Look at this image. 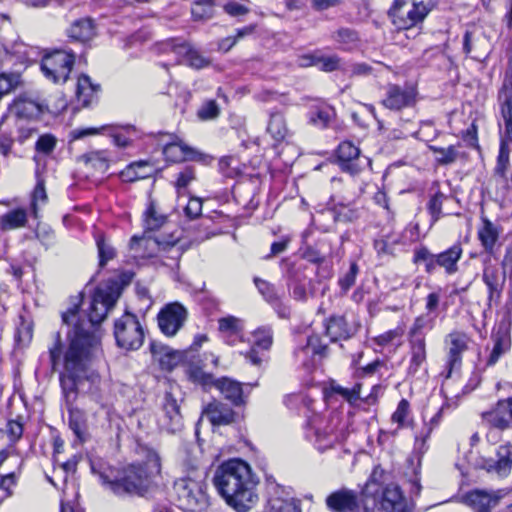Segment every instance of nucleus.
<instances>
[{
	"mask_svg": "<svg viewBox=\"0 0 512 512\" xmlns=\"http://www.w3.org/2000/svg\"><path fill=\"white\" fill-rule=\"evenodd\" d=\"M118 297L119 294L111 286L97 288L88 308V322L78 317V302L62 314L65 324H73L72 331L68 332L69 346L63 357L64 371L60 374V384L68 395L74 392L81 374L101 356L100 336L94 326L106 318Z\"/></svg>",
	"mask_w": 512,
	"mask_h": 512,
	"instance_id": "1",
	"label": "nucleus"
},
{
	"mask_svg": "<svg viewBox=\"0 0 512 512\" xmlns=\"http://www.w3.org/2000/svg\"><path fill=\"white\" fill-rule=\"evenodd\" d=\"M213 483L227 504L238 512L248 511L257 502V481L248 463L241 459H230L218 466Z\"/></svg>",
	"mask_w": 512,
	"mask_h": 512,
	"instance_id": "2",
	"label": "nucleus"
},
{
	"mask_svg": "<svg viewBox=\"0 0 512 512\" xmlns=\"http://www.w3.org/2000/svg\"><path fill=\"white\" fill-rule=\"evenodd\" d=\"M161 473V459L157 452L149 451L142 462L132 463L120 470L99 473L102 484L120 497H143Z\"/></svg>",
	"mask_w": 512,
	"mask_h": 512,
	"instance_id": "3",
	"label": "nucleus"
},
{
	"mask_svg": "<svg viewBox=\"0 0 512 512\" xmlns=\"http://www.w3.org/2000/svg\"><path fill=\"white\" fill-rule=\"evenodd\" d=\"M178 506L190 512H203L209 506L205 473L198 469L178 478L173 485Z\"/></svg>",
	"mask_w": 512,
	"mask_h": 512,
	"instance_id": "4",
	"label": "nucleus"
},
{
	"mask_svg": "<svg viewBox=\"0 0 512 512\" xmlns=\"http://www.w3.org/2000/svg\"><path fill=\"white\" fill-rule=\"evenodd\" d=\"M375 474L376 471L362 490L363 496L373 497L385 512H412L413 506L403 496L400 488L394 484L381 488L374 479Z\"/></svg>",
	"mask_w": 512,
	"mask_h": 512,
	"instance_id": "5",
	"label": "nucleus"
},
{
	"mask_svg": "<svg viewBox=\"0 0 512 512\" xmlns=\"http://www.w3.org/2000/svg\"><path fill=\"white\" fill-rule=\"evenodd\" d=\"M114 336L118 347L138 350L144 341V330L136 315L126 312L114 323Z\"/></svg>",
	"mask_w": 512,
	"mask_h": 512,
	"instance_id": "6",
	"label": "nucleus"
},
{
	"mask_svg": "<svg viewBox=\"0 0 512 512\" xmlns=\"http://www.w3.org/2000/svg\"><path fill=\"white\" fill-rule=\"evenodd\" d=\"M159 51L171 55L172 64H187L188 66L201 69L210 64V60L204 57L198 50L187 42L171 39L159 45Z\"/></svg>",
	"mask_w": 512,
	"mask_h": 512,
	"instance_id": "7",
	"label": "nucleus"
},
{
	"mask_svg": "<svg viewBox=\"0 0 512 512\" xmlns=\"http://www.w3.org/2000/svg\"><path fill=\"white\" fill-rule=\"evenodd\" d=\"M75 62V55L65 50H55L47 53L41 61V70L48 80L54 83H64Z\"/></svg>",
	"mask_w": 512,
	"mask_h": 512,
	"instance_id": "8",
	"label": "nucleus"
},
{
	"mask_svg": "<svg viewBox=\"0 0 512 512\" xmlns=\"http://www.w3.org/2000/svg\"><path fill=\"white\" fill-rule=\"evenodd\" d=\"M427 14V6L418 0H413V2L409 3L395 0L394 5L389 11V16L398 29H409L416 26L424 20Z\"/></svg>",
	"mask_w": 512,
	"mask_h": 512,
	"instance_id": "9",
	"label": "nucleus"
},
{
	"mask_svg": "<svg viewBox=\"0 0 512 512\" xmlns=\"http://www.w3.org/2000/svg\"><path fill=\"white\" fill-rule=\"evenodd\" d=\"M476 467L500 478L507 477L512 471V444L504 443L496 447L488 456H480Z\"/></svg>",
	"mask_w": 512,
	"mask_h": 512,
	"instance_id": "10",
	"label": "nucleus"
},
{
	"mask_svg": "<svg viewBox=\"0 0 512 512\" xmlns=\"http://www.w3.org/2000/svg\"><path fill=\"white\" fill-rule=\"evenodd\" d=\"M366 498L362 493L342 488L329 494L325 503L332 512H361L362 506L366 509Z\"/></svg>",
	"mask_w": 512,
	"mask_h": 512,
	"instance_id": "11",
	"label": "nucleus"
},
{
	"mask_svg": "<svg viewBox=\"0 0 512 512\" xmlns=\"http://www.w3.org/2000/svg\"><path fill=\"white\" fill-rule=\"evenodd\" d=\"M187 315L186 308L178 302L165 305L157 316L161 332L169 337L176 335L184 325Z\"/></svg>",
	"mask_w": 512,
	"mask_h": 512,
	"instance_id": "12",
	"label": "nucleus"
},
{
	"mask_svg": "<svg viewBox=\"0 0 512 512\" xmlns=\"http://www.w3.org/2000/svg\"><path fill=\"white\" fill-rule=\"evenodd\" d=\"M491 50L490 39L482 27L470 26L463 37V51L471 55L473 59L480 60L488 55Z\"/></svg>",
	"mask_w": 512,
	"mask_h": 512,
	"instance_id": "13",
	"label": "nucleus"
},
{
	"mask_svg": "<svg viewBox=\"0 0 512 512\" xmlns=\"http://www.w3.org/2000/svg\"><path fill=\"white\" fill-rule=\"evenodd\" d=\"M501 498V491L473 489L461 496V502L475 512H490Z\"/></svg>",
	"mask_w": 512,
	"mask_h": 512,
	"instance_id": "14",
	"label": "nucleus"
},
{
	"mask_svg": "<svg viewBox=\"0 0 512 512\" xmlns=\"http://www.w3.org/2000/svg\"><path fill=\"white\" fill-rule=\"evenodd\" d=\"M360 149L350 141H343L337 149V159L341 169L351 175L358 174L363 167V162L370 164L368 158H361Z\"/></svg>",
	"mask_w": 512,
	"mask_h": 512,
	"instance_id": "15",
	"label": "nucleus"
},
{
	"mask_svg": "<svg viewBox=\"0 0 512 512\" xmlns=\"http://www.w3.org/2000/svg\"><path fill=\"white\" fill-rule=\"evenodd\" d=\"M87 369L81 374V376L77 379L76 386H78V383L81 381L83 377H85L87 380L91 381L93 385L98 387L100 383V376L99 374L95 372H91L89 375H86ZM61 388H63L61 386ZM64 397L66 399L67 405H68V411H69V426L73 430V432L77 435L78 438H81L83 432H84V417L83 413L72 407V402L76 398L77 394V387H75V390L73 393L68 395L64 389H62Z\"/></svg>",
	"mask_w": 512,
	"mask_h": 512,
	"instance_id": "16",
	"label": "nucleus"
},
{
	"mask_svg": "<svg viewBox=\"0 0 512 512\" xmlns=\"http://www.w3.org/2000/svg\"><path fill=\"white\" fill-rule=\"evenodd\" d=\"M170 140L163 143L162 152L166 160L171 162H182L196 160L200 153L193 147L187 145L176 135H170Z\"/></svg>",
	"mask_w": 512,
	"mask_h": 512,
	"instance_id": "17",
	"label": "nucleus"
},
{
	"mask_svg": "<svg viewBox=\"0 0 512 512\" xmlns=\"http://www.w3.org/2000/svg\"><path fill=\"white\" fill-rule=\"evenodd\" d=\"M43 105L27 96H19L10 107V123L37 119L43 113Z\"/></svg>",
	"mask_w": 512,
	"mask_h": 512,
	"instance_id": "18",
	"label": "nucleus"
},
{
	"mask_svg": "<svg viewBox=\"0 0 512 512\" xmlns=\"http://www.w3.org/2000/svg\"><path fill=\"white\" fill-rule=\"evenodd\" d=\"M160 426L170 433L181 430L183 419L177 399L171 392H166L163 402V416L160 418Z\"/></svg>",
	"mask_w": 512,
	"mask_h": 512,
	"instance_id": "19",
	"label": "nucleus"
},
{
	"mask_svg": "<svg viewBox=\"0 0 512 512\" xmlns=\"http://www.w3.org/2000/svg\"><path fill=\"white\" fill-rule=\"evenodd\" d=\"M202 415L205 416L213 426H226L236 421L237 414L235 411L220 401H212L207 404Z\"/></svg>",
	"mask_w": 512,
	"mask_h": 512,
	"instance_id": "20",
	"label": "nucleus"
},
{
	"mask_svg": "<svg viewBox=\"0 0 512 512\" xmlns=\"http://www.w3.org/2000/svg\"><path fill=\"white\" fill-rule=\"evenodd\" d=\"M415 96L416 93L413 89L391 84L387 87L386 98L382 103L388 109L400 110L414 104Z\"/></svg>",
	"mask_w": 512,
	"mask_h": 512,
	"instance_id": "21",
	"label": "nucleus"
},
{
	"mask_svg": "<svg viewBox=\"0 0 512 512\" xmlns=\"http://www.w3.org/2000/svg\"><path fill=\"white\" fill-rule=\"evenodd\" d=\"M254 343L251 349L246 353L245 357L253 365H260L262 358L259 356L257 349L269 350L273 344V331L270 326H262L253 332Z\"/></svg>",
	"mask_w": 512,
	"mask_h": 512,
	"instance_id": "22",
	"label": "nucleus"
},
{
	"mask_svg": "<svg viewBox=\"0 0 512 512\" xmlns=\"http://www.w3.org/2000/svg\"><path fill=\"white\" fill-rule=\"evenodd\" d=\"M493 348L487 360L488 365H494L500 356L510 348L509 324L501 321L492 333Z\"/></svg>",
	"mask_w": 512,
	"mask_h": 512,
	"instance_id": "23",
	"label": "nucleus"
},
{
	"mask_svg": "<svg viewBox=\"0 0 512 512\" xmlns=\"http://www.w3.org/2000/svg\"><path fill=\"white\" fill-rule=\"evenodd\" d=\"M326 334L332 342L347 340L357 332V326L349 323L344 316H332L327 321Z\"/></svg>",
	"mask_w": 512,
	"mask_h": 512,
	"instance_id": "24",
	"label": "nucleus"
},
{
	"mask_svg": "<svg viewBox=\"0 0 512 512\" xmlns=\"http://www.w3.org/2000/svg\"><path fill=\"white\" fill-rule=\"evenodd\" d=\"M483 281L488 287L490 299L500 296L505 283V272H501L497 266L492 265L489 257L484 261Z\"/></svg>",
	"mask_w": 512,
	"mask_h": 512,
	"instance_id": "25",
	"label": "nucleus"
},
{
	"mask_svg": "<svg viewBox=\"0 0 512 512\" xmlns=\"http://www.w3.org/2000/svg\"><path fill=\"white\" fill-rule=\"evenodd\" d=\"M468 338L464 334L453 333L450 334V348L448 353L447 361V374L446 378H449L452 371L458 368L461 364V354L467 349Z\"/></svg>",
	"mask_w": 512,
	"mask_h": 512,
	"instance_id": "26",
	"label": "nucleus"
},
{
	"mask_svg": "<svg viewBox=\"0 0 512 512\" xmlns=\"http://www.w3.org/2000/svg\"><path fill=\"white\" fill-rule=\"evenodd\" d=\"M429 150L435 154V160L439 165H451L459 160H466L468 155L462 150V144L458 142L448 147L429 145Z\"/></svg>",
	"mask_w": 512,
	"mask_h": 512,
	"instance_id": "27",
	"label": "nucleus"
},
{
	"mask_svg": "<svg viewBox=\"0 0 512 512\" xmlns=\"http://www.w3.org/2000/svg\"><path fill=\"white\" fill-rule=\"evenodd\" d=\"M327 345L321 343L320 338L317 335L308 337L306 345L295 350L294 355L297 361L303 365L308 366L310 364L309 356L323 357L326 355Z\"/></svg>",
	"mask_w": 512,
	"mask_h": 512,
	"instance_id": "28",
	"label": "nucleus"
},
{
	"mask_svg": "<svg viewBox=\"0 0 512 512\" xmlns=\"http://www.w3.org/2000/svg\"><path fill=\"white\" fill-rule=\"evenodd\" d=\"M463 254V248L460 243H455L445 251L436 254L438 266L443 268L448 275L458 272V262Z\"/></svg>",
	"mask_w": 512,
	"mask_h": 512,
	"instance_id": "29",
	"label": "nucleus"
},
{
	"mask_svg": "<svg viewBox=\"0 0 512 512\" xmlns=\"http://www.w3.org/2000/svg\"><path fill=\"white\" fill-rule=\"evenodd\" d=\"M410 364L409 372L416 373L418 369L425 363L427 358L426 338H415L408 336Z\"/></svg>",
	"mask_w": 512,
	"mask_h": 512,
	"instance_id": "30",
	"label": "nucleus"
},
{
	"mask_svg": "<svg viewBox=\"0 0 512 512\" xmlns=\"http://www.w3.org/2000/svg\"><path fill=\"white\" fill-rule=\"evenodd\" d=\"M152 356L164 370H172L179 362L180 355L162 344L152 343L150 347Z\"/></svg>",
	"mask_w": 512,
	"mask_h": 512,
	"instance_id": "31",
	"label": "nucleus"
},
{
	"mask_svg": "<svg viewBox=\"0 0 512 512\" xmlns=\"http://www.w3.org/2000/svg\"><path fill=\"white\" fill-rule=\"evenodd\" d=\"M215 386L221 394L234 405L244 404L243 391L241 384L229 378H221L215 381Z\"/></svg>",
	"mask_w": 512,
	"mask_h": 512,
	"instance_id": "32",
	"label": "nucleus"
},
{
	"mask_svg": "<svg viewBox=\"0 0 512 512\" xmlns=\"http://www.w3.org/2000/svg\"><path fill=\"white\" fill-rule=\"evenodd\" d=\"M219 331L224 334L228 344L233 345L235 339L240 337L243 331V322L235 316H227L218 320Z\"/></svg>",
	"mask_w": 512,
	"mask_h": 512,
	"instance_id": "33",
	"label": "nucleus"
},
{
	"mask_svg": "<svg viewBox=\"0 0 512 512\" xmlns=\"http://www.w3.org/2000/svg\"><path fill=\"white\" fill-rule=\"evenodd\" d=\"M28 222L26 209H13L0 217V229L3 231L15 230L25 227Z\"/></svg>",
	"mask_w": 512,
	"mask_h": 512,
	"instance_id": "34",
	"label": "nucleus"
},
{
	"mask_svg": "<svg viewBox=\"0 0 512 512\" xmlns=\"http://www.w3.org/2000/svg\"><path fill=\"white\" fill-rule=\"evenodd\" d=\"M335 424L330 423L327 427L317 428L315 432V445L321 452L333 447L340 440V435L335 429Z\"/></svg>",
	"mask_w": 512,
	"mask_h": 512,
	"instance_id": "35",
	"label": "nucleus"
},
{
	"mask_svg": "<svg viewBox=\"0 0 512 512\" xmlns=\"http://www.w3.org/2000/svg\"><path fill=\"white\" fill-rule=\"evenodd\" d=\"M99 90V86L92 83L88 75H81L77 81L76 96L83 107L88 106L94 94Z\"/></svg>",
	"mask_w": 512,
	"mask_h": 512,
	"instance_id": "36",
	"label": "nucleus"
},
{
	"mask_svg": "<svg viewBox=\"0 0 512 512\" xmlns=\"http://www.w3.org/2000/svg\"><path fill=\"white\" fill-rule=\"evenodd\" d=\"M71 38L85 42L93 38L95 28L91 19L85 18L75 21L68 30Z\"/></svg>",
	"mask_w": 512,
	"mask_h": 512,
	"instance_id": "37",
	"label": "nucleus"
},
{
	"mask_svg": "<svg viewBox=\"0 0 512 512\" xmlns=\"http://www.w3.org/2000/svg\"><path fill=\"white\" fill-rule=\"evenodd\" d=\"M266 512H301L300 501L294 498L273 496L268 501Z\"/></svg>",
	"mask_w": 512,
	"mask_h": 512,
	"instance_id": "38",
	"label": "nucleus"
},
{
	"mask_svg": "<svg viewBox=\"0 0 512 512\" xmlns=\"http://www.w3.org/2000/svg\"><path fill=\"white\" fill-rule=\"evenodd\" d=\"M435 315L428 313L417 316L408 331L409 337L426 338V330L433 329L435 325Z\"/></svg>",
	"mask_w": 512,
	"mask_h": 512,
	"instance_id": "39",
	"label": "nucleus"
},
{
	"mask_svg": "<svg viewBox=\"0 0 512 512\" xmlns=\"http://www.w3.org/2000/svg\"><path fill=\"white\" fill-rule=\"evenodd\" d=\"M340 44L341 49L351 51L359 46L360 38L358 33L350 28H340L332 36Z\"/></svg>",
	"mask_w": 512,
	"mask_h": 512,
	"instance_id": "40",
	"label": "nucleus"
},
{
	"mask_svg": "<svg viewBox=\"0 0 512 512\" xmlns=\"http://www.w3.org/2000/svg\"><path fill=\"white\" fill-rule=\"evenodd\" d=\"M167 221L166 215L159 213L154 201H150L144 213V227L147 231H155L164 226Z\"/></svg>",
	"mask_w": 512,
	"mask_h": 512,
	"instance_id": "41",
	"label": "nucleus"
},
{
	"mask_svg": "<svg viewBox=\"0 0 512 512\" xmlns=\"http://www.w3.org/2000/svg\"><path fill=\"white\" fill-rule=\"evenodd\" d=\"M442 416V409L438 410V412L430 419L429 423H426L421 431L415 436V447L424 452L426 450V441L430 437L433 429L439 424Z\"/></svg>",
	"mask_w": 512,
	"mask_h": 512,
	"instance_id": "42",
	"label": "nucleus"
},
{
	"mask_svg": "<svg viewBox=\"0 0 512 512\" xmlns=\"http://www.w3.org/2000/svg\"><path fill=\"white\" fill-rule=\"evenodd\" d=\"M507 407L499 405L496 409L483 414L484 421L490 426L504 430L509 427V418L506 416Z\"/></svg>",
	"mask_w": 512,
	"mask_h": 512,
	"instance_id": "43",
	"label": "nucleus"
},
{
	"mask_svg": "<svg viewBox=\"0 0 512 512\" xmlns=\"http://www.w3.org/2000/svg\"><path fill=\"white\" fill-rule=\"evenodd\" d=\"M48 197L45 190L44 181L38 179L37 184L31 194L30 211L34 218L39 217L40 207L47 203Z\"/></svg>",
	"mask_w": 512,
	"mask_h": 512,
	"instance_id": "44",
	"label": "nucleus"
},
{
	"mask_svg": "<svg viewBox=\"0 0 512 512\" xmlns=\"http://www.w3.org/2000/svg\"><path fill=\"white\" fill-rule=\"evenodd\" d=\"M267 131L275 141L284 140L288 132L284 117L279 113L271 114Z\"/></svg>",
	"mask_w": 512,
	"mask_h": 512,
	"instance_id": "45",
	"label": "nucleus"
},
{
	"mask_svg": "<svg viewBox=\"0 0 512 512\" xmlns=\"http://www.w3.org/2000/svg\"><path fill=\"white\" fill-rule=\"evenodd\" d=\"M404 335V328L398 326L394 329L388 330L373 339L374 343L378 346L385 347L389 345L400 346L402 344V337Z\"/></svg>",
	"mask_w": 512,
	"mask_h": 512,
	"instance_id": "46",
	"label": "nucleus"
},
{
	"mask_svg": "<svg viewBox=\"0 0 512 512\" xmlns=\"http://www.w3.org/2000/svg\"><path fill=\"white\" fill-rule=\"evenodd\" d=\"M478 236L484 248L491 251L498 239V232L489 220H484L483 227L479 230Z\"/></svg>",
	"mask_w": 512,
	"mask_h": 512,
	"instance_id": "47",
	"label": "nucleus"
},
{
	"mask_svg": "<svg viewBox=\"0 0 512 512\" xmlns=\"http://www.w3.org/2000/svg\"><path fill=\"white\" fill-rule=\"evenodd\" d=\"M87 165L97 172L105 173L109 168V161L104 151H93L82 156Z\"/></svg>",
	"mask_w": 512,
	"mask_h": 512,
	"instance_id": "48",
	"label": "nucleus"
},
{
	"mask_svg": "<svg viewBox=\"0 0 512 512\" xmlns=\"http://www.w3.org/2000/svg\"><path fill=\"white\" fill-rule=\"evenodd\" d=\"M510 148L506 140H501L499 154L493 176L503 178V173L510 170Z\"/></svg>",
	"mask_w": 512,
	"mask_h": 512,
	"instance_id": "49",
	"label": "nucleus"
},
{
	"mask_svg": "<svg viewBox=\"0 0 512 512\" xmlns=\"http://www.w3.org/2000/svg\"><path fill=\"white\" fill-rule=\"evenodd\" d=\"M20 84L21 74L19 71L2 72L0 74V99Z\"/></svg>",
	"mask_w": 512,
	"mask_h": 512,
	"instance_id": "50",
	"label": "nucleus"
},
{
	"mask_svg": "<svg viewBox=\"0 0 512 512\" xmlns=\"http://www.w3.org/2000/svg\"><path fill=\"white\" fill-rule=\"evenodd\" d=\"M214 0L195 1L191 8L192 16L195 20H205L213 16Z\"/></svg>",
	"mask_w": 512,
	"mask_h": 512,
	"instance_id": "51",
	"label": "nucleus"
},
{
	"mask_svg": "<svg viewBox=\"0 0 512 512\" xmlns=\"http://www.w3.org/2000/svg\"><path fill=\"white\" fill-rule=\"evenodd\" d=\"M334 218L336 221L350 222L358 217V212L350 203L337 202L333 204Z\"/></svg>",
	"mask_w": 512,
	"mask_h": 512,
	"instance_id": "52",
	"label": "nucleus"
},
{
	"mask_svg": "<svg viewBox=\"0 0 512 512\" xmlns=\"http://www.w3.org/2000/svg\"><path fill=\"white\" fill-rule=\"evenodd\" d=\"M10 120V116H4L0 122V155L3 156L9 155L13 144L11 134L5 129V126L10 125Z\"/></svg>",
	"mask_w": 512,
	"mask_h": 512,
	"instance_id": "53",
	"label": "nucleus"
},
{
	"mask_svg": "<svg viewBox=\"0 0 512 512\" xmlns=\"http://www.w3.org/2000/svg\"><path fill=\"white\" fill-rule=\"evenodd\" d=\"M196 179L195 171L192 167L187 166L178 173L174 186L179 195L183 194L186 188Z\"/></svg>",
	"mask_w": 512,
	"mask_h": 512,
	"instance_id": "54",
	"label": "nucleus"
},
{
	"mask_svg": "<svg viewBox=\"0 0 512 512\" xmlns=\"http://www.w3.org/2000/svg\"><path fill=\"white\" fill-rule=\"evenodd\" d=\"M96 245L99 254V265L103 267L115 257V250L110 244L106 243L103 235L97 236Z\"/></svg>",
	"mask_w": 512,
	"mask_h": 512,
	"instance_id": "55",
	"label": "nucleus"
},
{
	"mask_svg": "<svg viewBox=\"0 0 512 512\" xmlns=\"http://www.w3.org/2000/svg\"><path fill=\"white\" fill-rule=\"evenodd\" d=\"M146 162L140 161L128 165L121 173L120 177L125 182H134L138 179L147 177L146 173H138V169L146 167Z\"/></svg>",
	"mask_w": 512,
	"mask_h": 512,
	"instance_id": "56",
	"label": "nucleus"
},
{
	"mask_svg": "<svg viewBox=\"0 0 512 512\" xmlns=\"http://www.w3.org/2000/svg\"><path fill=\"white\" fill-rule=\"evenodd\" d=\"M331 390L341 395L345 400H347L349 403L353 404L358 399H360V390H361V384L357 383L353 386V388H344L338 384H332Z\"/></svg>",
	"mask_w": 512,
	"mask_h": 512,
	"instance_id": "57",
	"label": "nucleus"
},
{
	"mask_svg": "<svg viewBox=\"0 0 512 512\" xmlns=\"http://www.w3.org/2000/svg\"><path fill=\"white\" fill-rule=\"evenodd\" d=\"M409 402L402 399L391 416V420L398 424V428L405 427L408 424Z\"/></svg>",
	"mask_w": 512,
	"mask_h": 512,
	"instance_id": "58",
	"label": "nucleus"
},
{
	"mask_svg": "<svg viewBox=\"0 0 512 512\" xmlns=\"http://www.w3.org/2000/svg\"><path fill=\"white\" fill-rule=\"evenodd\" d=\"M220 114V108L215 100L206 101L198 110L197 116L203 121L213 120Z\"/></svg>",
	"mask_w": 512,
	"mask_h": 512,
	"instance_id": "59",
	"label": "nucleus"
},
{
	"mask_svg": "<svg viewBox=\"0 0 512 512\" xmlns=\"http://www.w3.org/2000/svg\"><path fill=\"white\" fill-rule=\"evenodd\" d=\"M254 283L256 287L258 288L259 292L264 296V298L270 302V303H276L279 300V295L276 292L273 285L268 283L267 281L260 279V278H254Z\"/></svg>",
	"mask_w": 512,
	"mask_h": 512,
	"instance_id": "60",
	"label": "nucleus"
},
{
	"mask_svg": "<svg viewBox=\"0 0 512 512\" xmlns=\"http://www.w3.org/2000/svg\"><path fill=\"white\" fill-rule=\"evenodd\" d=\"M54 344L49 347V358L52 366V370L56 371L61 363L62 356V342L59 333L55 334Z\"/></svg>",
	"mask_w": 512,
	"mask_h": 512,
	"instance_id": "61",
	"label": "nucleus"
},
{
	"mask_svg": "<svg viewBox=\"0 0 512 512\" xmlns=\"http://www.w3.org/2000/svg\"><path fill=\"white\" fill-rule=\"evenodd\" d=\"M444 199L445 195L441 192H437L429 200L428 210L429 213L431 214L433 223L438 221V219L440 218Z\"/></svg>",
	"mask_w": 512,
	"mask_h": 512,
	"instance_id": "62",
	"label": "nucleus"
},
{
	"mask_svg": "<svg viewBox=\"0 0 512 512\" xmlns=\"http://www.w3.org/2000/svg\"><path fill=\"white\" fill-rule=\"evenodd\" d=\"M457 135L463 139L467 146L478 148L477 126L474 120L466 130L458 131Z\"/></svg>",
	"mask_w": 512,
	"mask_h": 512,
	"instance_id": "63",
	"label": "nucleus"
},
{
	"mask_svg": "<svg viewBox=\"0 0 512 512\" xmlns=\"http://www.w3.org/2000/svg\"><path fill=\"white\" fill-rule=\"evenodd\" d=\"M358 272V265L355 262L351 263L347 273L339 279V285L343 292L346 293L355 284Z\"/></svg>",
	"mask_w": 512,
	"mask_h": 512,
	"instance_id": "64",
	"label": "nucleus"
}]
</instances>
